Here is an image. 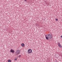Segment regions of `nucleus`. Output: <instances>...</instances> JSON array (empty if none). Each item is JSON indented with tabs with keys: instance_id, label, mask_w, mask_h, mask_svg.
Returning a JSON list of instances; mask_svg holds the SVG:
<instances>
[{
	"instance_id": "f257e3e1",
	"label": "nucleus",
	"mask_w": 62,
	"mask_h": 62,
	"mask_svg": "<svg viewBox=\"0 0 62 62\" xmlns=\"http://www.w3.org/2000/svg\"><path fill=\"white\" fill-rule=\"evenodd\" d=\"M45 37L46 39L48 40L49 39H51L52 38V35L51 34H49L46 35Z\"/></svg>"
},
{
	"instance_id": "f03ea898",
	"label": "nucleus",
	"mask_w": 62,
	"mask_h": 62,
	"mask_svg": "<svg viewBox=\"0 0 62 62\" xmlns=\"http://www.w3.org/2000/svg\"><path fill=\"white\" fill-rule=\"evenodd\" d=\"M20 51L19 50H17L15 54L16 55H18V54H20Z\"/></svg>"
},
{
	"instance_id": "7ed1b4c3",
	"label": "nucleus",
	"mask_w": 62,
	"mask_h": 62,
	"mask_svg": "<svg viewBox=\"0 0 62 62\" xmlns=\"http://www.w3.org/2000/svg\"><path fill=\"white\" fill-rule=\"evenodd\" d=\"M32 50L31 49H29L28 50V52L29 53H31L32 52Z\"/></svg>"
},
{
	"instance_id": "20e7f679",
	"label": "nucleus",
	"mask_w": 62,
	"mask_h": 62,
	"mask_svg": "<svg viewBox=\"0 0 62 62\" xmlns=\"http://www.w3.org/2000/svg\"><path fill=\"white\" fill-rule=\"evenodd\" d=\"M10 51L12 53H14V50H13L12 49H11V50H10Z\"/></svg>"
},
{
	"instance_id": "39448f33",
	"label": "nucleus",
	"mask_w": 62,
	"mask_h": 62,
	"mask_svg": "<svg viewBox=\"0 0 62 62\" xmlns=\"http://www.w3.org/2000/svg\"><path fill=\"white\" fill-rule=\"evenodd\" d=\"M58 44H59L58 46H59V47H61V48L62 47V46H61V45H60V43H59Z\"/></svg>"
},
{
	"instance_id": "423d86ee",
	"label": "nucleus",
	"mask_w": 62,
	"mask_h": 62,
	"mask_svg": "<svg viewBox=\"0 0 62 62\" xmlns=\"http://www.w3.org/2000/svg\"><path fill=\"white\" fill-rule=\"evenodd\" d=\"M21 45L22 47H24V44H22Z\"/></svg>"
},
{
	"instance_id": "0eeeda50",
	"label": "nucleus",
	"mask_w": 62,
	"mask_h": 62,
	"mask_svg": "<svg viewBox=\"0 0 62 62\" xmlns=\"http://www.w3.org/2000/svg\"><path fill=\"white\" fill-rule=\"evenodd\" d=\"M8 62H11V60H8Z\"/></svg>"
},
{
	"instance_id": "6e6552de",
	"label": "nucleus",
	"mask_w": 62,
	"mask_h": 62,
	"mask_svg": "<svg viewBox=\"0 0 62 62\" xmlns=\"http://www.w3.org/2000/svg\"><path fill=\"white\" fill-rule=\"evenodd\" d=\"M56 21H58V19H56Z\"/></svg>"
},
{
	"instance_id": "1a4fd4ad",
	"label": "nucleus",
	"mask_w": 62,
	"mask_h": 62,
	"mask_svg": "<svg viewBox=\"0 0 62 62\" xmlns=\"http://www.w3.org/2000/svg\"><path fill=\"white\" fill-rule=\"evenodd\" d=\"M21 55H19V57H21Z\"/></svg>"
},
{
	"instance_id": "9d476101",
	"label": "nucleus",
	"mask_w": 62,
	"mask_h": 62,
	"mask_svg": "<svg viewBox=\"0 0 62 62\" xmlns=\"http://www.w3.org/2000/svg\"><path fill=\"white\" fill-rule=\"evenodd\" d=\"M15 60H17V59L15 58Z\"/></svg>"
},
{
	"instance_id": "9b49d317",
	"label": "nucleus",
	"mask_w": 62,
	"mask_h": 62,
	"mask_svg": "<svg viewBox=\"0 0 62 62\" xmlns=\"http://www.w3.org/2000/svg\"><path fill=\"white\" fill-rule=\"evenodd\" d=\"M61 38H62V36H61Z\"/></svg>"
},
{
	"instance_id": "f8f14e48",
	"label": "nucleus",
	"mask_w": 62,
	"mask_h": 62,
	"mask_svg": "<svg viewBox=\"0 0 62 62\" xmlns=\"http://www.w3.org/2000/svg\"><path fill=\"white\" fill-rule=\"evenodd\" d=\"M24 1H25V2H26V0H24Z\"/></svg>"
}]
</instances>
